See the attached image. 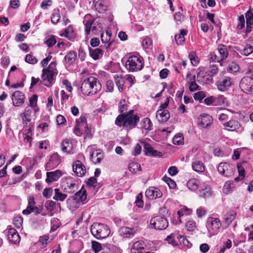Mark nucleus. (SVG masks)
<instances>
[{
	"label": "nucleus",
	"instance_id": "obj_1",
	"mask_svg": "<svg viewBox=\"0 0 253 253\" xmlns=\"http://www.w3.org/2000/svg\"><path fill=\"white\" fill-rule=\"evenodd\" d=\"M57 74L56 69V62H52L47 68H43L42 76V81L39 78H35L33 77L31 78V87L34 86L37 83H42L47 86H50L54 82V76Z\"/></svg>",
	"mask_w": 253,
	"mask_h": 253
},
{
	"label": "nucleus",
	"instance_id": "obj_2",
	"mask_svg": "<svg viewBox=\"0 0 253 253\" xmlns=\"http://www.w3.org/2000/svg\"><path fill=\"white\" fill-rule=\"evenodd\" d=\"M101 89V84L97 78L93 77H89L85 79L81 86L82 92L86 95H94Z\"/></svg>",
	"mask_w": 253,
	"mask_h": 253
},
{
	"label": "nucleus",
	"instance_id": "obj_3",
	"mask_svg": "<svg viewBox=\"0 0 253 253\" xmlns=\"http://www.w3.org/2000/svg\"><path fill=\"white\" fill-rule=\"evenodd\" d=\"M139 121V117L136 115H129L123 114L119 115L115 121V124L118 126H124L126 127H135Z\"/></svg>",
	"mask_w": 253,
	"mask_h": 253
},
{
	"label": "nucleus",
	"instance_id": "obj_4",
	"mask_svg": "<svg viewBox=\"0 0 253 253\" xmlns=\"http://www.w3.org/2000/svg\"><path fill=\"white\" fill-rule=\"evenodd\" d=\"M90 231L92 235L98 240L107 237L110 233L108 225L98 222H94L92 224Z\"/></svg>",
	"mask_w": 253,
	"mask_h": 253
},
{
	"label": "nucleus",
	"instance_id": "obj_5",
	"mask_svg": "<svg viewBox=\"0 0 253 253\" xmlns=\"http://www.w3.org/2000/svg\"><path fill=\"white\" fill-rule=\"evenodd\" d=\"M208 234L210 236L217 234L221 226V223L218 218L209 217L206 223Z\"/></svg>",
	"mask_w": 253,
	"mask_h": 253
},
{
	"label": "nucleus",
	"instance_id": "obj_6",
	"mask_svg": "<svg viewBox=\"0 0 253 253\" xmlns=\"http://www.w3.org/2000/svg\"><path fill=\"white\" fill-rule=\"evenodd\" d=\"M126 66L129 71L134 72L141 70L143 64L140 58L136 56H131L127 60Z\"/></svg>",
	"mask_w": 253,
	"mask_h": 253
},
{
	"label": "nucleus",
	"instance_id": "obj_7",
	"mask_svg": "<svg viewBox=\"0 0 253 253\" xmlns=\"http://www.w3.org/2000/svg\"><path fill=\"white\" fill-rule=\"evenodd\" d=\"M77 182L75 178L68 177L62 180V186L66 192L73 193L77 189Z\"/></svg>",
	"mask_w": 253,
	"mask_h": 253
},
{
	"label": "nucleus",
	"instance_id": "obj_8",
	"mask_svg": "<svg viewBox=\"0 0 253 253\" xmlns=\"http://www.w3.org/2000/svg\"><path fill=\"white\" fill-rule=\"evenodd\" d=\"M150 224L152 228L158 230L166 229L169 225L167 219L161 216H156L150 220Z\"/></svg>",
	"mask_w": 253,
	"mask_h": 253
},
{
	"label": "nucleus",
	"instance_id": "obj_9",
	"mask_svg": "<svg viewBox=\"0 0 253 253\" xmlns=\"http://www.w3.org/2000/svg\"><path fill=\"white\" fill-rule=\"evenodd\" d=\"M85 33L86 35H88L90 31L94 35H98L99 32L102 30L101 24L97 22H94L91 19L85 21Z\"/></svg>",
	"mask_w": 253,
	"mask_h": 253
},
{
	"label": "nucleus",
	"instance_id": "obj_10",
	"mask_svg": "<svg viewBox=\"0 0 253 253\" xmlns=\"http://www.w3.org/2000/svg\"><path fill=\"white\" fill-rule=\"evenodd\" d=\"M219 173L226 177L232 176L235 171V167L227 163H221L217 167Z\"/></svg>",
	"mask_w": 253,
	"mask_h": 253
},
{
	"label": "nucleus",
	"instance_id": "obj_11",
	"mask_svg": "<svg viewBox=\"0 0 253 253\" xmlns=\"http://www.w3.org/2000/svg\"><path fill=\"white\" fill-rule=\"evenodd\" d=\"M233 83V80L231 78L225 76L217 81L216 85L219 90L224 91L227 90L232 85Z\"/></svg>",
	"mask_w": 253,
	"mask_h": 253
},
{
	"label": "nucleus",
	"instance_id": "obj_12",
	"mask_svg": "<svg viewBox=\"0 0 253 253\" xmlns=\"http://www.w3.org/2000/svg\"><path fill=\"white\" fill-rule=\"evenodd\" d=\"M35 202L34 198L33 196H31L28 198V205L26 209L23 211L22 213L25 215H29L32 212H34L36 215H38L40 213L39 209L35 206Z\"/></svg>",
	"mask_w": 253,
	"mask_h": 253
},
{
	"label": "nucleus",
	"instance_id": "obj_13",
	"mask_svg": "<svg viewBox=\"0 0 253 253\" xmlns=\"http://www.w3.org/2000/svg\"><path fill=\"white\" fill-rule=\"evenodd\" d=\"M252 80L249 76L244 77L240 81V87L245 93L252 92L253 85H251Z\"/></svg>",
	"mask_w": 253,
	"mask_h": 253
},
{
	"label": "nucleus",
	"instance_id": "obj_14",
	"mask_svg": "<svg viewBox=\"0 0 253 253\" xmlns=\"http://www.w3.org/2000/svg\"><path fill=\"white\" fill-rule=\"evenodd\" d=\"M136 232V230L135 228H130L126 226L122 227L119 230V234L123 238H132Z\"/></svg>",
	"mask_w": 253,
	"mask_h": 253
},
{
	"label": "nucleus",
	"instance_id": "obj_15",
	"mask_svg": "<svg viewBox=\"0 0 253 253\" xmlns=\"http://www.w3.org/2000/svg\"><path fill=\"white\" fill-rule=\"evenodd\" d=\"M60 163V156L57 153L52 154L45 166L46 170H49L56 167Z\"/></svg>",
	"mask_w": 253,
	"mask_h": 253
},
{
	"label": "nucleus",
	"instance_id": "obj_16",
	"mask_svg": "<svg viewBox=\"0 0 253 253\" xmlns=\"http://www.w3.org/2000/svg\"><path fill=\"white\" fill-rule=\"evenodd\" d=\"M145 195L148 199L153 200L161 197L162 193L158 188L151 187L146 190Z\"/></svg>",
	"mask_w": 253,
	"mask_h": 253
},
{
	"label": "nucleus",
	"instance_id": "obj_17",
	"mask_svg": "<svg viewBox=\"0 0 253 253\" xmlns=\"http://www.w3.org/2000/svg\"><path fill=\"white\" fill-rule=\"evenodd\" d=\"M73 170L78 176L82 177L86 172L85 166L80 161H76L73 165Z\"/></svg>",
	"mask_w": 253,
	"mask_h": 253
},
{
	"label": "nucleus",
	"instance_id": "obj_18",
	"mask_svg": "<svg viewBox=\"0 0 253 253\" xmlns=\"http://www.w3.org/2000/svg\"><path fill=\"white\" fill-rule=\"evenodd\" d=\"M11 99L14 106H19L24 102L25 97L23 92L16 91L12 94Z\"/></svg>",
	"mask_w": 253,
	"mask_h": 253
},
{
	"label": "nucleus",
	"instance_id": "obj_19",
	"mask_svg": "<svg viewBox=\"0 0 253 253\" xmlns=\"http://www.w3.org/2000/svg\"><path fill=\"white\" fill-rule=\"evenodd\" d=\"M61 175L62 171L58 169L53 171L47 172L45 181L47 183H51L57 180Z\"/></svg>",
	"mask_w": 253,
	"mask_h": 253
},
{
	"label": "nucleus",
	"instance_id": "obj_20",
	"mask_svg": "<svg viewBox=\"0 0 253 253\" xmlns=\"http://www.w3.org/2000/svg\"><path fill=\"white\" fill-rule=\"evenodd\" d=\"M7 237L9 241L13 244L19 243L20 236L16 229L11 228L8 231Z\"/></svg>",
	"mask_w": 253,
	"mask_h": 253
},
{
	"label": "nucleus",
	"instance_id": "obj_21",
	"mask_svg": "<svg viewBox=\"0 0 253 253\" xmlns=\"http://www.w3.org/2000/svg\"><path fill=\"white\" fill-rule=\"evenodd\" d=\"M169 117V113L166 109H159L156 112V118L159 122H167Z\"/></svg>",
	"mask_w": 253,
	"mask_h": 253
},
{
	"label": "nucleus",
	"instance_id": "obj_22",
	"mask_svg": "<svg viewBox=\"0 0 253 253\" xmlns=\"http://www.w3.org/2000/svg\"><path fill=\"white\" fill-rule=\"evenodd\" d=\"M212 123V118L211 116L208 114H203L201 115L199 125L203 127H208L210 126Z\"/></svg>",
	"mask_w": 253,
	"mask_h": 253
},
{
	"label": "nucleus",
	"instance_id": "obj_23",
	"mask_svg": "<svg viewBox=\"0 0 253 253\" xmlns=\"http://www.w3.org/2000/svg\"><path fill=\"white\" fill-rule=\"evenodd\" d=\"M72 198L76 202H84L86 199L85 189L82 187L80 190L75 193Z\"/></svg>",
	"mask_w": 253,
	"mask_h": 253
},
{
	"label": "nucleus",
	"instance_id": "obj_24",
	"mask_svg": "<svg viewBox=\"0 0 253 253\" xmlns=\"http://www.w3.org/2000/svg\"><path fill=\"white\" fill-rule=\"evenodd\" d=\"M145 247V244L143 241H138L133 244L131 248L130 252L131 253H141Z\"/></svg>",
	"mask_w": 253,
	"mask_h": 253
},
{
	"label": "nucleus",
	"instance_id": "obj_25",
	"mask_svg": "<svg viewBox=\"0 0 253 253\" xmlns=\"http://www.w3.org/2000/svg\"><path fill=\"white\" fill-rule=\"evenodd\" d=\"M224 126L227 127L228 130L234 131L240 128L241 125L236 120H232L224 123Z\"/></svg>",
	"mask_w": 253,
	"mask_h": 253
},
{
	"label": "nucleus",
	"instance_id": "obj_26",
	"mask_svg": "<svg viewBox=\"0 0 253 253\" xmlns=\"http://www.w3.org/2000/svg\"><path fill=\"white\" fill-rule=\"evenodd\" d=\"M236 216V213L232 211L228 212L224 215L223 224L227 227L234 220Z\"/></svg>",
	"mask_w": 253,
	"mask_h": 253
},
{
	"label": "nucleus",
	"instance_id": "obj_27",
	"mask_svg": "<svg viewBox=\"0 0 253 253\" xmlns=\"http://www.w3.org/2000/svg\"><path fill=\"white\" fill-rule=\"evenodd\" d=\"M145 149L146 150V155L147 156L153 157H160L162 155V153L161 152L154 150V148L149 144L145 145Z\"/></svg>",
	"mask_w": 253,
	"mask_h": 253
},
{
	"label": "nucleus",
	"instance_id": "obj_28",
	"mask_svg": "<svg viewBox=\"0 0 253 253\" xmlns=\"http://www.w3.org/2000/svg\"><path fill=\"white\" fill-rule=\"evenodd\" d=\"M61 148L63 152L70 153L73 149L72 143L67 139L64 140L61 143Z\"/></svg>",
	"mask_w": 253,
	"mask_h": 253
},
{
	"label": "nucleus",
	"instance_id": "obj_29",
	"mask_svg": "<svg viewBox=\"0 0 253 253\" xmlns=\"http://www.w3.org/2000/svg\"><path fill=\"white\" fill-rule=\"evenodd\" d=\"M217 50V53L219 54V56L220 58L221 61L227 57L228 55V52L225 45H219Z\"/></svg>",
	"mask_w": 253,
	"mask_h": 253
},
{
	"label": "nucleus",
	"instance_id": "obj_30",
	"mask_svg": "<svg viewBox=\"0 0 253 253\" xmlns=\"http://www.w3.org/2000/svg\"><path fill=\"white\" fill-rule=\"evenodd\" d=\"M187 186L189 189L193 191H196L198 187H200L199 180L195 178L190 179L187 183Z\"/></svg>",
	"mask_w": 253,
	"mask_h": 253
},
{
	"label": "nucleus",
	"instance_id": "obj_31",
	"mask_svg": "<svg viewBox=\"0 0 253 253\" xmlns=\"http://www.w3.org/2000/svg\"><path fill=\"white\" fill-rule=\"evenodd\" d=\"M103 158V154L101 152H98L97 151L95 152H92L90 155V159L95 164L100 163Z\"/></svg>",
	"mask_w": 253,
	"mask_h": 253
},
{
	"label": "nucleus",
	"instance_id": "obj_32",
	"mask_svg": "<svg viewBox=\"0 0 253 253\" xmlns=\"http://www.w3.org/2000/svg\"><path fill=\"white\" fill-rule=\"evenodd\" d=\"M76 57V52L74 51H70L65 55L64 59L67 63L71 64L74 62Z\"/></svg>",
	"mask_w": 253,
	"mask_h": 253
},
{
	"label": "nucleus",
	"instance_id": "obj_33",
	"mask_svg": "<svg viewBox=\"0 0 253 253\" xmlns=\"http://www.w3.org/2000/svg\"><path fill=\"white\" fill-rule=\"evenodd\" d=\"M89 54L94 60L98 59L100 56L103 55V51L100 48L89 49Z\"/></svg>",
	"mask_w": 253,
	"mask_h": 253
},
{
	"label": "nucleus",
	"instance_id": "obj_34",
	"mask_svg": "<svg viewBox=\"0 0 253 253\" xmlns=\"http://www.w3.org/2000/svg\"><path fill=\"white\" fill-rule=\"evenodd\" d=\"M55 195L53 199L56 201H63L67 198V196L65 194L62 193L59 189H54Z\"/></svg>",
	"mask_w": 253,
	"mask_h": 253
},
{
	"label": "nucleus",
	"instance_id": "obj_35",
	"mask_svg": "<svg viewBox=\"0 0 253 253\" xmlns=\"http://www.w3.org/2000/svg\"><path fill=\"white\" fill-rule=\"evenodd\" d=\"M192 168L197 172H203L205 170L203 163L200 161H195L192 163Z\"/></svg>",
	"mask_w": 253,
	"mask_h": 253
},
{
	"label": "nucleus",
	"instance_id": "obj_36",
	"mask_svg": "<svg viewBox=\"0 0 253 253\" xmlns=\"http://www.w3.org/2000/svg\"><path fill=\"white\" fill-rule=\"evenodd\" d=\"M199 195L202 198H209L211 195V189L209 186H206L204 188L201 189L199 191Z\"/></svg>",
	"mask_w": 253,
	"mask_h": 253
},
{
	"label": "nucleus",
	"instance_id": "obj_37",
	"mask_svg": "<svg viewBox=\"0 0 253 253\" xmlns=\"http://www.w3.org/2000/svg\"><path fill=\"white\" fill-rule=\"evenodd\" d=\"M115 81L119 91H122L125 83L124 79L121 76H117L115 77Z\"/></svg>",
	"mask_w": 253,
	"mask_h": 253
},
{
	"label": "nucleus",
	"instance_id": "obj_38",
	"mask_svg": "<svg viewBox=\"0 0 253 253\" xmlns=\"http://www.w3.org/2000/svg\"><path fill=\"white\" fill-rule=\"evenodd\" d=\"M234 188L233 182L228 181L225 182L223 188V192L224 194H228L232 191Z\"/></svg>",
	"mask_w": 253,
	"mask_h": 253
},
{
	"label": "nucleus",
	"instance_id": "obj_39",
	"mask_svg": "<svg viewBox=\"0 0 253 253\" xmlns=\"http://www.w3.org/2000/svg\"><path fill=\"white\" fill-rule=\"evenodd\" d=\"M105 36H106V39H104V35L102 34L101 35V40L103 43H108L107 48H108L111 44V42H110L111 37V32L109 30H106Z\"/></svg>",
	"mask_w": 253,
	"mask_h": 253
},
{
	"label": "nucleus",
	"instance_id": "obj_40",
	"mask_svg": "<svg viewBox=\"0 0 253 253\" xmlns=\"http://www.w3.org/2000/svg\"><path fill=\"white\" fill-rule=\"evenodd\" d=\"M95 9L100 13H103L107 9V6L105 5L103 1L100 0L95 3Z\"/></svg>",
	"mask_w": 253,
	"mask_h": 253
},
{
	"label": "nucleus",
	"instance_id": "obj_41",
	"mask_svg": "<svg viewBox=\"0 0 253 253\" xmlns=\"http://www.w3.org/2000/svg\"><path fill=\"white\" fill-rule=\"evenodd\" d=\"M128 169L131 172L136 173L137 171H141V166L138 163L133 162L129 164Z\"/></svg>",
	"mask_w": 253,
	"mask_h": 253
},
{
	"label": "nucleus",
	"instance_id": "obj_42",
	"mask_svg": "<svg viewBox=\"0 0 253 253\" xmlns=\"http://www.w3.org/2000/svg\"><path fill=\"white\" fill-rule=\"evenodd\" d=\"M60 19V15L59 10H54L51 17V22L53 24L57 23Z\"/></svg>",
	"mask_w": 253,
	"mask_h": 253
},
{
	"label": "nucleus",
	"instance_id": "obj_43",
	"mask_svg": "<svg viewBox=\"0 0 253 253\" xmlns=\"http://www.w3.org/2000/svg\"><path fill=\"white\" fill-rule=\"evenodd\" d=\"M184 138L181 134L178 133L173 137L172 142L175 145H180L183 143Z\"/></svg>",
	"mask_w": 253,
	"mask_h": 253
},
{
	"label": "nucleus",
	"instance_id": "obj_44",
	"mask_svg": "<svg viewBox=\"0 0 253 253\" xmlns=\"http://www.w3.org/2000/svg\"><path fill=\"white\" fill-rule=\"evenodd\" d=\"M205 76H202L201 73H199L197 76V81L200 84H204L205 83L208 84L211 81V77L210 76L209 77L206 78V80L205 81Z\"/></svg>",
	"mask_w": 253,
	"mask_h": 253
},
{
	"label": "nucleus",
	"instance_id": "obj_45",
	"mask_svg": "<svg viewBox=\"0 0 253 253\" xmlns=\"http://www.w3.org/2000/svg\"><path fill=\"white\" fill-rule=\"evenodd\" d=\"M73 28L72 26H69L65 29L64 32L61 34V36L67 37V38L70 39L71 37L72 36V34L73 33Z\"/></svg>",
	"mask_w": 253,
	"mask_h": 253
},
{
	"label": "nucleus",
	"instance_id": "obj_46",
	"mask_svg": "<svg viewBox=\"0 0 253 253\" xmlns=\"http://www.w3.org/2000/svg\"><path fill=\"white\" fill-rule=\"evenodd\" d=\"M77 124H80L82 127L84 128H85V132L88 134L87 132V130H88V127L86 126V120L85 117L81 116L80 119L77 121Z\"/></svg>",
	"mask_w": 253,
	"mask_h": 253
},
{
	"label": "nucleus",
	"instance_id": "obj_47",
	"mask_svg": "<svg viewBox=\"0 0 253 253\" xmlns=\"http://www.w3.org/2000/svg\"><path fill=\"white\" fill-rule=\"evenodd\" d=\"M152 126V123L150 119L148 118L144 119L142 127L146 130H151Z\"/></svg>",
	"mask_w": 253,
	"mask_h": 253
},
{
	"label": "nucleus",
	"instance_id": "obj_48",
	"mask_svg": "<svg viewBox=\"0 0 253 253\" xmlns=\"http://www.w3.org/2000/svg\"><path fill=\"white\" fill-rule=\"evenodd\" d=\"M214 105H220L226 103V98L223 95H219L218 97H214Z\"/></svg>",
	"mask_w": 253,
	"mask_h": 253
},
{
	"label": "nucleus",
	"instance_id": "obj_49",
	"mask_svg": "<svg viewBox=\"0 0 253 253\" xmlns=\"http://www.w3.org/2000/svg\"><path fill=\"white\" fill-rule=\"evenodd\" d=\"M253 52V46L251 45H247L242 50L241 53L245 55L248 56Z\"/></svg>",
	"mask_w": 253,
	"mask_h": 253
},
{
	"label": "nucleus",
	"instance_id": "obj_50",
	"mask_svg": "<svg viewBox=\"0 0 253 253\" xmlns=\"http://www.w3.org/2000/svg\"><path fill=\"white\" fill-rule=\"evenodd\" d=\"M163 179L170 189H174L176 187L175 181L172 180L170 177L165 176Z\"/></svg>",
	"mask_w": 253,
	"mask_h": 253
},
{
	"label": "nucleus",
	"instance_id": "obj_51",
	"mask_svg": "<svg viewBox=\"0 0 253 253\" xmlns=\"http://www.w3.org/2000/svg\"><path fill=\"white\" fill-rule=\"evenodd\" d=\"M246 25H253V13L250 10L246 14Z\"/></svg>",
	"mask_w": 253,
	"mask_h": 253
},
{
	"label": "nucleus",
	"instance_id": "obj_52",
	"mask_svg": "<svg viewBox=\"0 0 253 253\" xmlns=\"http://www.w3.org/2000/svg\"><path fill=\"white\" fill-rule=\"evenodd\" d=\"M25 61L28 63L34 64L38 62V60L34 56L27 54L25 57Z\"/></svg>",
	"mask_w": 253,
	"mask_h": 253
},
{
	"label": "nucleus",
	"instance_id": "obj_53",
	"mask_svg": "<svg viewBox=\"0 0 253 253\" xmlns=\"http://www.w3.org/2000/svg\"><path fill=\"white\" fill-rule=\"evenodd\" d=\"M23 218L21 216H16L14 218L13 223L15 227L19 229L22 227Z\"/></svg>",
	"mask_w": 253,
	"mask_h": 253
},
{
	"label": "nucleus",
	"instance_id": "obj_54",
	"mask_svg": "<svg viewBox=\"0 0 253 253\" xmlns=\"http://www.w3.org/2000/svg\"><path fill=\"white\" fill-rule=\"evenodd\" d=\"M228 68L229 71L232 73L237 72L240 69V67L238 65L234 62H232L231 63L229 64Z\"/></svg>",
	"mask_w": 253,
	"mask_h": 253
},
{
	"label": "nucleus",
	"instance_id": "obj_55",
	"mask_svg": "<svg viewBox=\"0 0 253 253\" xmlns=\"http://www.w3.org/2000/svg\"><path fill=\"white\" fill-rule=\"evenodd\" d=\"M189 57L192 64L194 66H196L199 62V60L195 54L194 52L190 53L189 54Z\"/></svg>",
	"mask_w": 253,
	"mask_h": 253
},
{
	"label": "nucleus",
	"instance_id": "obj_56",
	"mask_svg": "<svg viewBox=\"0 0 253 253\" xmlns=\"http://www.w3.org/2000/svg\"><path fill=\"white\" fill-rule=\"evenodd\" d=\"M56 203L53 201H48L45 204V207L48 211H52L55 207Z\"/></svg>",
	"mask_w": 253,
	"mask_h": 253
},
{
	"label": "nucleus",
	"instance_id": "obj_57",
	"mask_svg": "<svg viewBox=\"0 0 253 253\" xmlns=\"http://www.w3.org/2000/svg\"><path fill=\"white\" fill-rule=\"evenodd\" d=\"M152 44V40L149 37H145L142 41V45L145 48H148Z\"/></svg>",
	"mask_w": 253,
	"mask_h": 253
},
{
	"label": "nucleus",
	"instance_id": "obj_58",
	"mask_svg": "<svg viewBox=\"0 0 253 253\" xmlns=\"http://www.w3.org/2000/svg\"><path fill=\"white\" fill-rule=\"evenodd\" d=\"M210 59L211 61L214 62H219L221 60L219 56L215 52H211L210 55Z\"/></svg>",
	"mask_w": 253,
	"mask_h": 253
},
{
	"label": "nucleus",
	"instance_id": "obj_59",
	"mask_svg": "<svg viewBox=\"0 0 253 253\" xmlns=\"http://www.w3.org/2000/svg\"><path fill=\"white\" fill-rule=\"evenodd\" d=\"M187 230L189 231H193L196 228V223L192 220H190L187 222L185 225Z\"/></svg>",
	"mask_w": 253,
	"mask_h": 253
},
{
	"label": "nucleus",
	"instance_id": "obj_60",
	"mask_svg": "<svg viewBox=\"0 0 253 253\" xmlns=\"http://www.w3.org/2000/svg\"><path fill=\"white\" fill-rule=\"evenodd\" d=\"M84 127H82L80 124L76 125L74 132L77 136H81L83 133V129Z\"/></svg>",
	"mask_w": 253,
	"mask_h": 253
},
{
	"label": "nucleus",
	"instance_id": "obj_61",
	"mask_svg": "<svg viewBox=\"0 0 253 253\" xmlns=\"http://www.w3.org/2000/svg\"><path fill=\"white\" fill-rule=\"evenodd\" d=\"M92 248L95 253L99 252L101 250V246L100 243L96 241H92Z\"/></svg>",
	"mask_w": 253,
	"mask_h": 253
},
{
	"label": "nucleus",
	"instance_id": "obj_62",
	"mask_svg": "<svg viewBox=\"0 0 253 253\" xmlns=\"http://www.w3.org/2000/svg\"><path fill=\"white\" fill-rule=\"evenodd\" d=\"M45 43L48 47H51L56 43V40L54 36H51L45 41Z\"/></svg>",
	"mask_w": 253,
	"mask_h": 253
},
{
	"label": "nucleus",
	"instance_id": "obj_63",
	"mask_svg": "<svg viewBox=\"0 0 253 253\" xmlns=\"http://www.w3.org/2000/svg\"><path fill=\"white\" fill-rule=\"evenodd\" d=\"M189 89L191 92H193L196 90L200 89V88H199V85L195 83V81H192L190 83Z\"/></svg>",
	"mask_w": 253,
	"mask_h": 253
},
{
	"label": "nucleus",
	"instance_id": "obj_64",
	"mask_svg": "<svg viewBox=\"0 0 253 253\" xmlns=\"http://www.w3.org/2000/svg\"><path fill=\"white\" fill-rule=\"evenodd\" d=\"M239 23L237 25V28L239 30L242 29L245 25V18L243 15H241L238 18Z\"/></svg>",
	"mask_w": 253,
	"mask_h": 253
}]
</instances>
